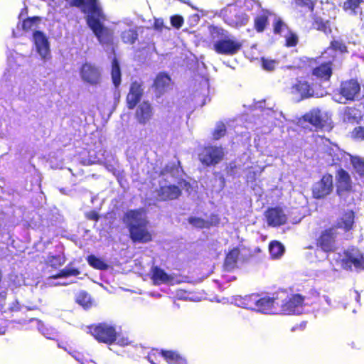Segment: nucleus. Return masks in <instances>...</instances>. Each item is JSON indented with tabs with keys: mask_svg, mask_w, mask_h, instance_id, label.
Masks as SVG:
<instances>
[{
	"mask_svg": "<svg viewBox=\"0 0 364 364\" xmlns=\"http://www.w3.org/2000/svg\"><path fill=\"white\" fill-rule=\"evenodd\" d=\"M123 221L126 223L129 237L134 242L146 243L152 240V234L147 228L149 220L142 217L140 209L127 210L124 215Z\"/></svg>",
	"mask_w": 364,
	"mask_h": 364,
	"instance_id": "f257e3e1",
	"label": "nucleus"
},
{
	"mask_svg": "<svg viewBox=\"0 0 364 364\" xmlns=\"http://www.w3.org/2000/svg\"><path fill=\"white\" fill-rule=\"evenodd\" d=\"M90 334L100 343L107 345L114 343L117 338L116 327L107 322L93 323L88 326Z\"/></svg>",
	"mask_w": 364,
	"mask_h": 364,
	"instance_id": "f03ea898",
	"label": "nucleus"
},
{
	"mask_svg": "<svg viewBox=\"0 0 364 364\" xmlns=\"http://www.w3.org/2000/svg\"><path fill=\"white\" fill-rule=\"evenodd\" d=\"M319 85L318 82L307 73L296 79V82L291 85V93L299 97L300 100H305L312 97L314 95V89Z\"/></svg>",
	"mask_w": 364,
	"mask_h": 364,
	"instance_id": "7ed1b4c3",
	"label": "nucleus"
},
{
	"mask_svg": "<svg viewBox=\"0 0 364 364\" xmlns=\"http://www.w3.org/2000/svg\"><path fill=\"white\" fill-rule=\"evenodd\" d=\"M338 232L336 227H328L323 230L316 238L315 245L318 250L325 253L334 252L338 249L337 238Z\"/></svg>",
	"mask_w": 364,
	"mask_h": 364,
	"instance_id": "20e7f679",
	"label": "nucleus"
},
{
	"mask_svg": "<svg viewBox=\"0 0 364 364\" xmlns=\"http://www.w3.org/2000/svg\"><path fill=\"white\" fill-rule=\"evenodd\" d=\"M220 16L228 26L238 28L245 26L249 21L248 15L237 6H228L220 11Z\"/></svg>",
	"mask_w": 364,
	"mask_h": 364,
	"instance_id": "39448f33",
	"label": "nucleus"
},
{
	"mask_svg": "<svg viewBox=\"0 0 364 364\" xmlns=\"http://www.w3.org/2000/svg\"><path fill=\"white\" fill-rule=\"evenodd\" d=\"M242 42L228 35L213 43V49L215 53L223 55H234L242 49Z\"/></svg>",
	"mask_w": 364,
	"mask_h": 364,
	"instance_id": "423d86ee",
	"label": "nucleus"
},
{
	"mask_svg": "<svg viewBox=\"0 0 364 364\" xmlns=\"http://www.w3.org/2000/svg\"><path fill=\"white\" fill-rule=\"evenodd\" d=\"M224 157L223 149L217 146H205L201 148L198 159L205 166L218 164Z\"/></svg>",
	"mask_w": 364,
	"mask_h": 364,
	"instance_id": "0eeeda50",
	"label": "nucleus"
},
{
	"mask_svg": "<svg viewBox=\"0 0 364 364\" xmlns=\"http://www.w3.org/2000/svg\"><path fill=\"white\" fill-rule=\"evenodd\" d=\"M81 80L90 85L96 86L101 83L102 72L99 66L90 62L83 63L79 69Z\"/></svg>",
	"mask_w": 364,
	"mask_h": 364,
	"instance_id": "6e6552de",
	"label": "nucleus"
},
{
	"mask_svg": "<svg viewBox=\"0 0 364 364\" xmlns=\"http://www.w3.org/2000/svg\"><path fill=\"white\" fill-rule=\"evenodd\" d=\"M333 189V177L331 173H325L319 181L312 186V196L320 200L330 195Z\"/></svg>",
	"mask_w": 364,
	"mask_h": 364,
	"instance_id": "1a4fd4ad",
	"label": "nucleus"
},
{
	"mask_svg": "<svg viewBox=\"0 0 364 364\" xmlns=\"http://www.w3.org/2000/svg\"><path fill=\"white\" fill-rule=\"evenodd\" d=\"M354 192L353 183L350 173L343 168L336 171V193L339 197Z\"/></svg>",
	"mask_w": 364,
	"mask_h": 364,
	"instance_id": "9d476101",
	"label": "nucleus"
},
{
	"mask_svg": "<svg viewBox=\"0 0 364 364\" xmlns=\"http://www.w3.org/2000/svg\"><path fill=\"white\" fill-rule=\"evenodd\" d=\"M304 304V297L300 294H294L291 297L279 301L278 314H300Z\"/></svg>",
	"mask_w": 364,
	"mask_h": 364,
	"instance_id": "9b49d317",
	"label": "nucleus"
},
{
	"mask_svg": "<svg viewBox=\"0 0 364 364\" xmlns=\"http://www.w3.org/2000/svg\"><path fill=\"white\" fill-rule=\"evenodd\" d=\"M360 85L356 79L342 81L338 88V94L346 101L353 102L360 93Z\"/></svg>",
	"mask_w": 364,
	"mask_h": 364,
	"instance_id": "f8f14e48",
	"label": "nucleus"
},
{
	"mask_svg": "<svg viewBox=\"0 0 364 364\" xmlns=\"http://www.w3.org/2000/svg\"><path fill=\"white\" fill-rule=\"evenodd\" d=\"M142 82L139 81H133L129 87V91L126 97L127 107L129 109H133L140 102L144 90L142 88Z\"/></svg>",
	"mask_w": 364,
	"mask_h": 364,
	"instance_id": "ddd939ff",
	"label": "nucleus"
},
{
	"mask_svg": "<svg viewBox=\"0 0 364 364\" xmlns=\"http://www.w3.org/2000/svg\"><path fill=\"white\" fill-rule=\"evenodd\" d=\"M333 61H326L314 67L311 71V76H314L321 82H328L333 75Z\"/></svg>",
	"mask_w": 364,
	"mask_h": 364,
	"instance_id": "4468645a",
	"label": "nucleus"
},
{
	"mask_svg": "<svg viewBox=\"0 0 364 364\" xmlns=\"http://www.w3.org/2000/svg\"><path fill=\"white\" fill-rule=\"evenodd\" d=\"M355 213L351 209L344 210L343 213L337 219L335 225L332 227H336V230L341 229L345 232H350L354 229L355 227Z\"/></svg>",
	"mask_w": 364,
	"mask_h": 364,
	"instance_id": "2eb2a0df",
	"label": "nucleus"
},
{
	"mask_svg": "<svg viewBox=\"0 0 364 364\" xmlns=\"http://www.w3.org/2000/svg\"><path fill=\"white\" fill-rule=\"evenodd\" d=\"M264 215L269 226L279 227L287 223V216L280 207L268 208Z\"/></svg>",
	"mask_w": 364,
	"mask_h": 364,
	"instance_id": "dca6fc26",
	"label": "nucleus"
},
{
	"mask_svg": "<svg viewBox=\"0 0 364 364\" xmlns=\"http://www.w3.org/2000/svg\"><path fill=\"white\" fill-rule=\"evenodd\" d=\"M257 300L255 311L264 314H278L279 301L277 298L269 296L259 297V296Z\"/></svg>",
	"mask_w": 364,
	"mask_h": 364,
	"instance_id": "f3484780",
	"label": "nucleus"
},
{
	"mask_svg": "<svg viewBox=\"0 0 364 364\" xmlns=\"http://www.w3.org/2000/svg\"><path fill=\"white\" fill-rule=\"evenodd\" d=\"M154 116V109L148 101L140 103L135 111L134 117L137 122L141 125L148 124Z\"/></svg>",
	"mask_w": 364,
	"mask_h": 364,
	"instance_id": "a211bd4d",
	"label": "nucleus"
},
{
	"mask_svg": "<svg viewBox=\"0 0 364 364\" xmlns=\"http://www.w3.org/2000/svg\"><path fill=\"white\" fill-rule=\"evenodd\" d=\"M156 193L159 200L168 201L178 199L181 196L182 191L178 186L170 184L160 186Z\"/></svg>",
	"mask_w": 364,
	"mask_h": 364,
	"instance_id": "6ab92c4d",
	"label": "nucleus"
},
{
	"mask_svg": "<svg viewBox=\"0 0 364 364\" xmlns=\"http://www.w3.org/2000/svg\"><path fill=\"white\" fill-rule=\"evenodd\" d=\"M33 40L38 53L43 59L50 58L49 42L42 31L33 32Z\"/></svg>",
	"mask_w": 364,
	"mask_h": 364,
	"instance_id": "aec40b11",
	"label": "nucleus"
},
{
	"mask_svg": "<svg viewBox=\"0 0 364 364\" xmlns=\"http://www.w3.org/2000/svg\"><path fill=\"white\" fill-rule=\"evenodd\" d=\"M188 222L193 227L198 229L210 228L211 227L218 226L220 224V219L216 214H211L210 218L205 220L199 217H189Z\"/></svg>",
	"mask_w": 364,
	"mask_h": 364,
	"instance_id": "412c9836",
	"label": "nucleus"
},
{
	"mask_svg": "<svg viewBox=\"0 0 364 364\" xmlns=\"http://www.w3.org/2000/svg\"><path fill=\"white\" fill-rule=\"evenodd\" d=\"M325 154L330 159L331 166H341V164L347 159V153L336 146H328Z\"/></svg>",
	"mask_w": 364,
	"mask_h": 364,
	"instance_id": "4be33fe9",
	"label": "nucleus"
},
{
	"mask_svg": "<svg viewBox=\"0 0 364 364\" xmlns=\"http://www.w3.org/2000/svg\"><path fill=\"white\" fill-rule=\"evenodd\" d=\"M342 263L346 267L351 268L353 266L355 269H364V257L359 252L355 253L346 252Z\"/></svg>",
	"mask_w": 364,
	"mask_h": 364,
	"instance_id": "5701e85b",
	"label": "nucleus"
},
{
	"mask_svg": "<svg viewBox=\"0 0 364 364\" xmlns=\"http://www.w3.org/2000/svg\"><path fill=\"white\" fill-rule=\"evenodd\" d=\"M303 119L311 124L316 130L322 129L324 126L319 110H310L304 114Z\"/></svg>",
	"mask_w": 364,
	"mask_h": 364,
	"instance_id": "b1692460",
	"label": "nucleus"
},
{
	"mask_svg": "<svg viewBox=\"0 0 364 364\" xmlns=\"http://www.w3.org/2000/svg\"><path fill=\"white\" fill-rule=\"evenodd\" d=\"M151 279L154 284L160 285L169 282L172 279V277L163 269L158 266H154L151 269Z\"/></svg>",
	"mask_w": 364,
	"mask_h": 364,
	"instance_id": "393cba45",
	"label": "nucleus"
},
{
	"mask_svg": "<svg viewBox=\"0 0 364 364\" xmlns=\"http://www.w3.org/2000/svg\"><path fill=\"white\" fill-rule=\"evenodd\" d=\"M171 83V77L165 73H159L153 83V87L160 93L164 92Z\"/></svg>",
	"mask_w": 364,
	"mask_h": 364,
	"instance_id": "a878e982",
	"label": "nucleus"
},
{
	"mask_svg": "<svg viewBox=\"0 0 364 364\" xmlns=\"http://www.w3.org/2000/svg\"><path fill=\"white\" fill-rule=\"evenodd\" d=\"M271 13L264 10L261 14L257 15L254 18V28L257 33H262L269 25V18Z\"/></svg>",
	"mask_w": 364,
	"mask_h": 364,
	"instance_id": "bb28decb",
	"label": "nucleus"
},
{
	"mask_svg": "<svg viewBox=\"0 0 364 364\" xmlns=\"http://www.w3.org/2000/svg\"><path fill=\"white\" fill-rule=\"evenodd\" d=\"M258 296L259 295L257 294L245 295L244 296H240V298L237 299V301L238 302V305L242 307L255 311Z\"/></svg>",
	"mask_w": 364,
	"mask_h": 364,
	"instance_id": "cd10ccee",
	"label": "nucleus"
},
{
	"mask_svg": "<svg viewBox=\"0 0 364 364\" xmlns=\"http://www.w3.org/2000/svg\"><path fill=\"white\" fill-rule=\"evenodd\" d=\"M112 81L116 88L121 84V69L118 60L114 58L112 60V70H111Z\"/></svg>",
	"mask_w": 364,
	"mask_h": 364,
	"instance_id": "c85d7f7f",
	"label": "nucleus"
},
{
	"mask_svg": "<svg viewBox=\"0 0 364 364\" xmlns=\"http://www.w3.org/2000/svg\"><path fill=\"white\" fill-rule=\"evenodd\" d=\"M239 251L237 249L231 250L225 256L224 265L227 270L230 271L237 267Z\"/></svg>",
	"mask_w": 364,
	"mask_h": 364,
	"instance_id": "c756f323",
	"label": "nucleus"
},
{
	"mask_svg": "<svg viewBox=\"0 0 364 364\" xmlns=\"http://www.w3.org/2000/svg\"><path fill=\"white\" fill-rule=\"evenodd\" d=\"M163 358L169 364H186V360L173 350H162Z\"/></svg>",
	"mask_w": 364,
	"mask_h": 364,
	"instance_id": "7c9ffc66",
	"label": "nucleus"
},
{
	"mask_svg": "<svg viewBox=\"0 0 364 364\" xmlns=\"http://www.w3.org/2000/svg\"><path fill=\"white\" fill-rule=\"evenodd\" d=\"M65 261L66 258L63 253L55 255H49L46 261V264L53 269H57L63 265Z\"/></svg>",
	"mask_w": 364,
	"mask_h": 364,
	"instance_id": "2f4dec72",
	"label": "nucleus"
},
{
	"mask_svg": "<svg viewBox=\"0 0 364 364\" xmlns=\"http://www.w3.org/2000/svg\"><path fill=\"white\" fill-rule=\"evenodd\" d=\"M80 274V271L77 268H74L68 265L64 269L59 271L55 274L49 277L50 279H56L59 278H68L71 276H77Z\"/></svg>",
	"mask_w": 364,
	"mask_h": 364,
	"instance_id": "473e14b6",
	"label": "nucleus"
},
{
	"mask_svg": "<svg viewBox=\"0 0 364 364\" xmlns=\"http://www.w3.org/2000/svg\"><path fill=\"white\" fill-rule=\"evenodd\" d=\"M269 251L272 258L278 259L284 254V247L280 242L274 240L269 245Z\"/></svg>",
	"mask_w": 364,
	"mask_h": 364,
	"instance_id": "72a5a7b5",
	"label": "nucleus"
},
{
	"mask_svg": "<svg viewBox=\"0 0 364 364\" xmlns=\"http://www.w3.org/2000/svg\"><path fill=\"white\" fill-rule=\"evenodd\" d=\"M87 261L90 266L98 270H107L108 264L104 262L101 258L96 257L94 255H90L87 257Z\"/></svg>",
	"mask_w": 364,
	"mask_h": 364,
	"instance_id": "f704fd0d",
	"label": "nucleus"
},
{
	"mask_svg": "<svg viewBox=\"0 0 364 364\" xmlns=\"http://www.w3.org/2000/svg\"><path fill=\"white\" fill-rule=\"evenodd\" d=\"M363 0H346L342 6L343 10L346 12L350 11L352 14L356 15L357 11L360 9Z\"/></svg>",
	"mask_w": 364,
	"mask_h": 364,
	"instance_id": "c9c22d12",
	"label": "nucleus"
},
{
	"mask_svg": "<svg viewBox=\"0 0 364 364\" xmlns=\"http://www.w3.org/2000/svg\"><path fill=\"white\" fill-rule=\"evenodd\" d=\"M350 162L360 178H364V159L359 156H351Z\"/></svg>",
	"mask_w": 364,
	"mask_h": 364,
	"instance_id": "e433bc0d",
	"label": "nucleus"
},
{
	"mask_svg": "<svg viewBox=\"0 0 364 364\" xmlns=\"http://www.w3.org/2000/svg\"><path fill=\"white\" fill-rule=\"evenodd\" d=\"M75 301L85 309L91 306L92 301L89 294L85 291H80L75 297Z\"/></svg>",
	"mask_w": 364,
	"mask_h": 364,
	"instance_id": "4c0bfd02",
	"label": "nucleus"
},
{
	"mask_svg": "<svg viewBox=\"0 0 364 364\" xmlns=\"http://www.w3.org/2000/svg\"><path fill=\"white\" fill-rule=\"evenodd\" d=\"M121 38L124 43L132 45L138 39V33L134 29H128L122 33Z\"/></svg>",
	"mask_w": 364,
	"mask_h": 364,
	"instance_id": "58836bf2",
	"label": "nucleus"
},
{
	"mask_svg": "<svg viewBox=\"0 0 364 364\" xmlns=\"http://www.w3.org/2000/svg\"><path fill=\"white\" fill-rule=\"evenodd\" d=\"M314 26L317 31H321L326 35H329L332 33L329 21H324L321 18H317L314 22Z\"/></svg>",
	"mask_w": 364,
	"mask_h": 364,
	"instance_id": "ea45409f",
	"label": "nucleus"
},
{
	"mask_svg": "<svg viewBox=\"0 0 364 364\" xmlns=\"http://www.w3.org/2000/svg\"><path fill=\"white\" fill-rule=\"evenodd\" d=\"M299 43V37L296 33L291 30H289L285 36L284 46L287 48L295 47Z\"/></svg>",
	"mask_w": 364,
	"mask_h": 364,
	"instance_id": "a19ab883",
	"label": "nucleus"
},
{
	"mask_svg": "<svg viewBox=\"0 0 364 364\" xmlns=\"http://www.w3.org/2000/svg\"><path fill=\"white\" fill-rule=\"evenodd\" d=\"M273 33L274 35H281L282 31L283 30H287L289 31V26L284 22V21L279 18L277 17L274 19L273 24Z\"/></svg>",
	"mask_w": 364,
	"mask_h": 364,
	"instance_id": "79ce46f5",
	"label": "nucleus"
},
{
	"mask_svg": "<svg viewBox=\"0 0 364 364\" xmlns=\"http://www.w3.org/2000/svg\"><path fill=\"white\" fill-rule=\"evenodd\" d=\"M146 358L151 364H161L163 358L162 350L152 349Z\"/></svg>",
	"mask_w": 364,
	"mask_h": 364,
	"instance_id": "37998d69",
	"label": "nucleus"
},
{
	"mask_svg": "<svg viewBox=\"0 0 364 364\" xmlns=\"http://www.w3.org/2000/svg\"><path fill=\"white\" fill-rule=\"evenodd\" d=\"M208 30H209V32H210L211 36L213 38H217L220 39V38H225V36H228V31H225L223 28L220 27V26L210 25L208 26Z\"/></svg>",
	"mask_w": 364,
	"mask_h": 364,
	"instance_id": "c03bdc74",
	"label": "nucleus"
},
{
	"mask_svg": "<svg viewBox=\"0 0 364 364\" xmlns=\"http://www.w3.org/2000/svg\"><path fill=\"white\" fill-rule=\"evenodd\" d=\"M41 18L38 16L28 17L22 22V28L25 31H30L35 28L36 23L40 21Z\"/></svg>",
	"mask_w": 364,
	"mask_h": 364,
	"instance_id": "a18cd8bd",
	"label": "nucleus"
},
{
	"mask_svg": "<svg viewBox=\"0 0 364 364\" xmlns=\"http://www.w3.org/2000/svg\"><path fill=\"white\" fill-rule=\"evenodd\" d=\"M328 48L335 51H339L342 53H348V48L342 41H331Z\"/></svg>",
	"mask_w": 364,
	"mask_h": 364,
	"instance_id": "49530a36",
	"label": "nucleus"
},
{
	"mask_svg": "<svg viewBox=\"0 0 364 364\" xmlns=\"http://www.w3.org/2000/svg\"><path fill=\"white\" fill-rule=\"evenodd\" d=\"M226 134V127L223 123H220L217 125L214 131L213 132V138L215 140H218L221 137L224 136Z\"/></svg>",
	"mask_w": 364,
	"mask_h": 364,
	"instance_id": "de8ad7c7",
	"label": "nucleus"
},
{
	"mask_svg": "<svg viewBox=\"0 0 364 364\" xmlns=\"http://www.w3.org/2000/svg\"><path fill=\"white\" fill-rule=\"evenodd\" d=\"M170 21L171 26L176 29L181 28L184 23V19L183 16L178 14L171 16Z\"/></svg>",
	"mask_w": 364,
	"mask_h": 364,
	"instance_id": "09e8293b",
	"label": "nucleus"
},
{
	"mask_svg": "<svg viewBox=\"0 0 364 364\" xmlns=\"http://www.w3.org/2000/svg\"><path fill=\"white\" fill-rule=\"evenodd\" d=\"M352 136L354 139L363 140L364 139V127L359 126L353 129L352 132Z\"/></svg>",
	"mask_w": 364,
	"mask_h": 364,
	"instance_id": "8fccbe9b",
	"label": "nucleus"
},
{
	"mask_svg": "<svg viewBox=\"0 0 364 364\" xmlns=\"http://www.w3.org/2000/svg\"><path fill=\"white\" fill-rule=\"evenodd\" d=\"M306 61L303 58H299L297 64L287 65L286 68L289 70H302L306 68Z\"/></svg>",
	"mask_w": 364,
	"mask_h": 364,
	"instance_id": "3c124183",
	"label": "nucleus"
},
{
	"mask_svg": "<svg viewBox=\"0 0 364 364\" xmlns=\"http://www.w3.org/2000/svg\"><path fill=\"white\" fill-rule=\"evenodd\" d=\"M262 67L267 70L272 71L275 68V61L262 58Z\"/></svg>",
	"mask_w": 364,
	"mask_h": 364,
	"instance_id": "603ef678",
	"label": "nucleus"
},
{
	"mask_svg": "<svg viewBox=\"0 0 364 364\" xmlns=\"http://www.w3.org/2000/svg\"><path fill=\"white\" fill-rule=\"evenodd\" d=\"M85 218L90 220H94V221L97 222L100 219V215H99L98 213L94 210L85 213Z\"/></svg>",
	"mask_w": 364,
	"mask_h": 364,
	"instance_id": "864d4df0",
	"label": "nucleus"
},
{
	"mask_svg": "<svg viewBox=\"0 0 364 364\" xmlns=\"http://www.w3.org/2000/svg\"><path fill=\"white\" fill-rule=\"evenodd\" d=\"M153 28L156 31H162L163 28H164V20L161 18H155Z\"/></svg>",
	"mask_w": 364,
	"mask_h": 364,
	"instance_id": "5fc2aeb1",
	"label": "nucleus"
},
{
	"mask_svg": "<svg viewBox=\"0 0 364 364\" xmlns=\"http://www.w3.org/2000/svg\"><path fill=\"white\" fill-rule=\"evenodd\" d=\"M296 3L301 6H308L311 4L310 0H295Z\"/></svg>",
	"mask_w": 364,
	"mask_h": 364,
	"instance_id": "6e6d98bb",
	"label": "nucleus"
},
{
	"mask_svg": "<svg viewBox=\"0 0 364 364\" xmlns=\"http://www.w3.org/2000/svg\"><path fill=\"white\" fill-rule=\"evenodd\" d=\"M325 298H326V302H327L328 304H331V301H330V299H328V296H325Z\"/></svg>",
	"mask_w": 364,
	"mask_h": 364,
	"instance_id": "4d7b16f0",
	"label": "nucleus"
},
{
	"mask_svg": "<svg viewBox=\"0 0 364 364\" xmlns=\"http://www.w3.org/2000/svg\"><path fill=\"white\" fill-rule=\"evenodd\" d=\"M2 281V273H1V271L0 270V283Z\"/></svg>",
	"mask_w": 364,
	"mask_h": 364,
	"instance_id": "13d9d810",
	"label": "nucleus"
}]
</instances>
